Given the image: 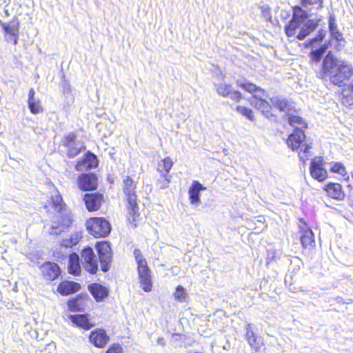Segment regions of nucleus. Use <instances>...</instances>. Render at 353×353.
Instances as JSON below:
<instances>
[{"mask_svg": "<svg viewBox=\"0 0 353 353\" xmlns=\"http://www.w3.org/2000/svg\"><path fill=\"white\" fill-rule=\"evenodd\" d=\"M40 271L43 279L48 282L57 279L61 273L59 265L51 261L44 262L40 266Z\"/></svg>", "mask_w": 353, "mask_h": 353, "instance_id": "nucleus-17", "label": "nucleus"}, {"mask_svg": "<svg viewBox=\"0 0 353 353\" xmlns=\"http://www.w3.org/2000/svg\"><path fill=\"white\" fill-rule=\"evenodd\" d=\"M324 165L325 162L322 157H315L312 159L310 165V174L314 179L323 182L328 178V173Z\"/></svg>", "mask_w": 353, "mask_h": 353, "instance_id": "nucleus-12", "label": "nucleus"}, {"mask_svg": "<svg viewBox=\"0 0 353 353\" xmlns=\"http://www.w3.org/2000/svg\"><path fill=\"white\" fill-rule=\"evenodd\" d=\"M88 291L97 302L103 301L109 295L108 289L98 283H93L88 286Z\"/></svg>", "mask_w": 353, "mask_h": 353, "instance_id": "nucleus-25", "label": "nucleus"}, {"mask_svg": "<svg viewBox=\"0 0 353 353\" xmlns=\"http://www.w3.org/2000/svg\"><path fill=\"white\" fill-rule=\"evenodd\" d=\"M328 23H329V30L330 31V33L339 30L337 24L336 23V20H335V18L334 16H330L329 17Z\"/></svg>", "mask_w": 353, "mask_h": 353, "instance_id": "nucleus-44", "label": "nucleus"}, {"mask_svg": "<svg viewBox=\"0 0 353 353\" xmlns=\"http://www.w3.org/2000/svg\"><path fill=\"white\" fill-rule=\"evenodd\" d=\"M172 336H180L179 334H173Z\"/></svg>", "mask_w": 353, "mask_h": 353, "instance_id": "nucleus-48", "label": "nucleus"}, {"mask_svg": "<svg viewBox=\"0 0 353 353\" xmlns=\"http://www.w3.org/2000/svg\"><path fill=\"white\" fill-rule=\"evenodd\" d=\"M245 339L254 352H261L265 346L263 338L254 332L250 324H248L245 327Z\"/></svg>", "mask_w": 353, "mask_h": 353, "instance_id": "nucleus-21", "label": "nucleus"}, {"mask_svg": "<svg viewBox=\"0 0 353 353\" xmlns=\"http://www.w3.org/2000/svg\"><path fill=\"white\" fill-rule=\"evenodd\" d=\"M216 91L219 95L230 97L236 103H239L243 98L242 93L237 90H234L230 84H220L217 86Z\"/></svg>", "mask_w": 353, "mask_h": 353, "instance_id": "nucleus-23", "label": "nucleus"}, {"mask_svg": "<svg viewBox=\"0 0 353 353\" xmlns=\"http://www.w3.org/2000/svg\"><path fill=\"white\" fill-rule=\"evenodd\" d=\"M43 208L46 210L47 213H62L67 211V205L63 201L61 194L56 191L52 194L46 203L43 205Z\"/></svg>", "mask_w": 353, "mask_h": 353, "instance_id": "nucleus-13", "label": "nucleus"}, {"mask_svg": "<svg viewBox=\"0 0 353 353\" xmlns=\"http://www.w3.org/2000/svg\"><path fill=\"white\" fill-rule=\"evenodd\" d=\"M352 177L353 179V171L352 172Z\"/></svg>", "mask_w": 353, "mask_h": 353, "instance_id": "nucleus-50", "label": "nucleus"}, {"mask_svg": "<svg viewBox=\"0 0 353 353\" xmlns=\"http://www.w3.org/2000/svg\"><path fill=\"white\" fill-rule=\"evenodd\" d=\"M303 225L299 226V239L303 249L312 250L315 247L314 234L306 223L300 219Z\"/></svg>", "mask_w": 353, "mask_h": 353, "instance_id": "nucleus-19", "label": "nucleus"}, {"mask_svg": "<svg viewBox=\"0 0 353 353\" xmlns=\"http://www.w3.org/2000/svg\"><path fill=\"white\" fill-rule=\"evenodd\" d=\"M68 272L76 276H80L81 273L79 256L76 252H72L68 256Z\"/></svg>", "mask_w": 353, "mask_h": 353, "instance_id": "nucleus-31", "label": "nucleus"}, {"mask_svg": "<svg viewBox=\"0 0 353 353\" xmlns=\"http://www.w3.org/2000/svg\"><path fill=\"white\" fill-rule=\"evenodd\" d=\"M173 164L172 159L169 157L163 158L158 163L157 170L161 176V179L157 181V185L159 189L163 190L169 187L171 181V176L169 175V172L172 170Z\"/></svg>", "mask_w": 353, "mask_h": 353, "instance_id": "nucleus-8", "label": "nucleus"}, {"mask_svg": "<svg viewBox=\"0 0 353 353\" xmlns=\"http://www.w3.org/2000/svg\"><path fill=\"white\" fill-rule=\"evenodd\" d=\"M330 171L332 173L337 174L339 176L344 177L346 180L349 179V176L345 166L341 162H332Z\"/></svg>", "mask_w": 353, "mask_h": 353, "instance_id": "nucleus-36", "label": "nucleus"}, {"mask_svg": "<svg viewBox=\"0 0 353 353\" xmlns=\"http://www.w3.org/2000/svg\"><path fill=\"white\" fill-rule=\"evenodd\" d=\"M350 90L353 92V83L350 85Z\"/></svg>", "mask_w": 353, "mask_h": 353, "instance_id": "nucleus-47", "label": "nucleus"}, {"mask_svg": "<svg viewBox=\"0 0 353 353\" xmlns=\"http://www.w3.org/2000/svg\"><path fill=\"white\" fill-rule=\"evenodd\" d=\"M83 201L88 212H97L104 203V196L99 192L86 193L83 197Z\"/></svg>", "mask_w": 353, "mask_h": 353, "instance_id": "nucleus-18", "label": "nucleus"}, {"mask_svg": "<svg viewBox=\"0 0 353 353\" xmlns=\"http://www.w3.org/2000/svg\"><path fill=\"white\" fill-rule=\"evenodd\" d=\"M332 37L337 41H343V34L339 31H335L331 33Z\"/></svg>", "mask_w": 353, "mask_h": 353, "instance_id": "nucleus-45", "label": "nucleus"}, {"mask_svg": "<svg viewBox=\"0 0 353 353\" xmlns=\"http://www.w3.org/2000/svg\"><path fill=\"white\" fill-rule=\"evenodd\" d=\"M301 7L311 9L312 8L316 10H321L323 7V0H299Z\"/></svg>", "mask_w": 353, "mask_h": 353, "instance_id": "nucleus-37", "label": "nucleus"}, {"mask_svg": "<svg viewBox=\"0 0 353 353\" xmlns=\"http://www.w3.org/2000/svg\"><path fill=\"white\" fill-rule=\"evenodd\" d=\"M187 293L185 288L181 285H178L174 293V299L179 302H182L185 299Z\"/></svg>", "mask_w": 353, "mask_h": 353, "instance_id": "nucleus-41", "label": "nucleus"}, {"mask_svg": "<svg viewBox=\"0 0 353 353\" xmlns=\"http://www.w3.org/2000/svg\"><path fill=\"white\" fill-rule=\"evenodd\" d=\"M337 63L332 55L330 53L327 54L324 59L322 64V72L323 74H327L332 72V70L336 68Z\"/></svg>", "mask_w": 353, "mask_h": 353, "instance_id": "nucleus-35", "label": "nucleus"}, {"mask_svg": "<svg viewBox=\"0 0 353 353\" xmlns=\"http://www.w3.org/2000/svg\"><path fill=\"white\" fill-rule=\"evenodd\" d=\"M325 36V31L323 30H319L317 34L310 41L306 42L304 45L305 47H310L313 45L315 42H321L323 40Z\"/></svg>", "mask_w": 353, "mask_h": 353, "instance_id": "nucleus-42", "label": "nucleus"}, {"mask_svg": "<svg viewBox=\"0 0 353 353\" xmlns=\"http://www.w3.org/2000/svg\"><path fill=\"white\" fill-rule=\"evenodd\" d=\"M353 75V68L347 64L342 63L337 66L336 72L330 77L332 83L339 87L346 85V82Z\"/></svg>", "mask_w": 353, "mask_h": 353, "instance_id": "nucleus-11", "label": "nucleus"}, {"mask_svg": "<svg viewBox=\"0 0 353 353\" xmlns=\"http://www.w3.org/2000/svg\"><path fill=\"white\" fill-rule=\"evenodd\" d=\"M35 91L33 88H30L28 92V101H34V100Z\"/></svg>", "mask_w": 353, "mask_h": 353, "instance_id": "nucleus-46", "label": "nucleus"}, {"mask_svg": "<svg viewBox=\"0 0 353 353\" xmlns=\"http://www.w3.org/2000/svg\"><path fill=\"white\" fill-rule=\"evenodd\" d=\"M235 110L239 113L241 115L245 117L249 121H254V111L246 106L244 105H236L235 108Z\"/></svg>", "mask_w": 353, "mask_h": 353, "instance_id": "nucleus-38", "label": "nucleus"}, {"mask_svg": "<svg viewBox=\"0 0 353 353\" xmlns=\"http://www.w3.org/2000/svg\"><path fill=\"white\" fill-rule=\"evenodd\" d=\"M272 105L281 112H284L287 114L296 112L292 103L285 98H275L271 100Z\"/></svg>", "mask_w": 353, "mask_h": 353, "instance_id": "nucleus-29", "label": "nucleus"}, {"mask_svg": "<svg viewBox=\"0 0 353 353\" xmlns=\"http://www.w3.org/2000/svg\"><path fill=\"white\" fill-rule=\"evenodd\" d=\"M81 289V285L75 281H63L57 286V292L62 296H68L77 292Z\"/></svg>", "mask_w": 353, "mask_h": 353, "instance_id": "nucleus-26", "label": "nucleus"}, {"mask_svg": "<svg viewBox=\"0 0 353 353\" xmlns=\"http://www.w3.org/2000/svg\"><path fill=\"white\" fill-rule=\"evenodd\" d=\"M308 18V14L300 6L292 7V17L288 23L285 26V33L288 37L295 36L297 30L303 23Z\"/></svg>", "mask_w": 353, "mask_h": 353, "instance_id": "nucleus-7", "label": "nucleus"}, {"mask_svg": "<svg viewBox=\"0 0 353 353\" xmlns=\"http://www.w3.org/2000/svg\"><path fill=\"white\" fill-rule=\"evenodd\" d=\"M0 26L5 32L6 40L12 42L14 45L18 43L19 33V21L17 17H13L9 23H6L0 20Z\"/></svg>", "mask_w": 353, "mask_h": 353, "instance_id": "nucleus-14", "label": "nucleus"}, {"mask_svg": "<svg viewBox=\"0 0 353 353\" xmlns=\"http://www.w3.org/2000/svg\"><path fill=\"white\" fill-rule=\"evenodd\" d=\"M327 48V46L326 44H324L320 46L318 49L312 50L310 53L311 61L316 63L319 62L321 60L323 54H325Z\"/></svg>", "mask_w": 353, "mask_h": 353, "instance_id": "nucleus-39", "label": "nucleus"}, {"mask_svg": "<svg viewBox=\"0 0 353 353\" xmlns=\"http://www.w3.org/2000/svg\"><path fill=\"white\" fill-rule=\"evenodd\" d=\"M88 301L87 296L79 294L75 297L70 299L67 305L68 310L72 312L83 311L86 302Z\"/></svg>", "mask_w": 353, "mask_h": 353, "instance_id": "nucleus-28", "label": "nucleus"}, {"mask_svg": "<svg viewBox=\"0 0 353 353\" xmlns=\"http://www.w3.org/2000/svg\"><path fill=\"white\" fill-rule=\"evenodd\" d=\"M62 145L65 148L67 155L70 158L77 156L81 152V147L78 146L77 135L75 132H69L63 136Z\"/></svg>", "mask_w": 353, "mask_h": 353, "instance_id": "nucleus-15", "label": "nucleus"}, {"mask_svg": "<svg viewBox=\"0 0 353 353\" xmlns=\"http://www.w3.org/2000/svg\"><path fill=\"white\" fill-rule=\"evenodd\" d=\"M326 196L336 201H343L345 198V194L342 185L336 182H329L323 188Z\"/></svg>", "mask_w": 353, "mask_h": 353, "instance_id": "nucleus-22", "label": "nucleus"}, {"mask_svg": "<svg viewBox=\"0 0 353 353\" xmlns=\"http://www.w3.org/2000/svg\"><path fill=\"white\" fill-rule=\"evenodd\" d=\"M123 349L122 346L117 343H114L108 347L105 353H123Z\"/></svg>", "mask_w": 353, "mask_h": 353, "instance_id": "nucleus-43", "label": "nucleus"}, {"mask_svg": "<svg viewBox=\"0 0 353 353\" xmlns=\"http://www.w3.org/2000/svg\"><path fill=\"white\" fill-rule=\"evenodd\" d=\"M94 248L97 253L101 271L108 272L113 261V252L110 243L108 241H97L94 244Z\"/></svg>", "mask_w": 353, "mask_h": 353, "instance_id": "nucleus-6", "label": "nucleus"}, {"mask_svg": "<svg viewBox=\"0 0 353 353\" xmlns=\"http://www.w3.org/2000/svg\"><path fill=\"white\" fill-rule=\"evenodd\" d=\"M286 143L292 151L298 152V157L303 163L309 159L311 156L312 141L306 139L304 130L294 129L293 132L289 134Z\"/></svg>", "mask_w": 353, "mask_h": 353, "instance_id": "nucleus-3", "label": "nucleus"}, {"mask_svg": "<svg viewBox=\"0 0 353 353\" xmlns=\"http://www.w3.org/2000/svg\"><path fill=\"white\" fill-rule=\"evenodd\" d=\"M81 256L84 270L90 274H96L99 270L98 261L92 248H83L81 251Z\"/></svg>", "mask_w": 353, "mask_h": 353, "instance_id": "nucleus-10", "label": "nucleus"}, {"mask_svg": "<svg viewBox=\"0 0 353 353\" xmlns=\"http://www.w3.org/2000/svg\"><path fill=\"white\" fill-rule=\"evenodd\" d=\"M205 190L206 188L204 187L199 181H193L188 190V196L190 204L197 205L200 203V192Z\"/></svg>", "mask_w": 353, "mask_h": 353, "instance_id": "nucleus-27", "label": "nucleus"}, {"mask_svg": "<svg viewBox=\"0 0 353 353\" xmlns=\"http://www.w3.org/2000/svg\"><path fill=\"white\" fill-rule=\"evenodd\" d=\"M288 123L294 128V129L304 130L307 128V125L304 119L298 114L290 113L287 114Z\"/></svg>", "mask_w": 353, "mask_h": 353, "instance_id": "nucleus-34", "label": "nucleus"}, {"mask_svg": "<svg viewBox=\"0 0 353 353\" xmlns=\"http://www.w3.org/2000/svg\"><path fill=\"white\" fill-rule=\"evenodd\" d=\"M77 185L83 192L94 191L98 188V178L94 173H82L78 176Z\"/></svg>", "mask_w": 353, "mask_h": 353, "instance_id": "nucleus-16", "label": "nucleus"}, {"mask_svg": "<svg viewBox=\"0 0 353 353\" xmlns=\"http://www.w3.org/2000/svg\"><path fill=\"white\" fill-rule=\"evenodd\" d=\"M237 85L252 94V98L256 101L251 102V105L259 110L265 117L270 119L276 116L272 111V105L265 99H262V97L266 95V91L263 88L248 81L237 83Z\"/></svg>", "mask_w": 353, "mask_h": 353, "instance_id": "nucleus-2", "label": "nucleus"}, {"mask_svg": "<svg viewBox=\"0 0 353 353\" xmlns=\"http://www.w3.org/2000/svg\"><path fill=\"white\" fill-rule=\"evenodd\" d=\"M69 319L77 327L84 330H89L94 326V324L90 321L87 314L70 315Z\"/></svg>", "mask_w": 353, "mask_h": 353, "instance_id": "nucleus-30", "label": "nucleus"}, {"mask_svg": "<svg viewBox=\"0 0 353 353\" xmlns=\"http://www.w3.org/2000/svg\"><path fill=\"white\" fill-rule=\"evenodd\" d=\"M133 256L137 264L138 279L141 289L145 292L152 290L153 283L152 272L148 263L141 250L136 248L133 251Z\"/></svg>", "mask_w": 353, "mask_h": 353, "instance_id": "nucleus-4", "label": "nucleus"}, {"mask_svg": "<svg viewBox=\"0 0 353 353\" xmlns=\"http://www.w3.org/2000/svg\"><path fill=\"white\" fill-rule=\"evenodd\" d=\"M347 188H352V185H348Z\"/></svg>", "mask_w": 353, "mask_h": 353, "instance_id": "nucleus-49", "label": "nucleus"}, {"mask_svg": "<svg viewBox=\"0 0 353 353\" xmlns=\"http://www.w3.org/2000/svg\"><path fill=\"white\" fill-rule=\"evenodd\" d=\"M28 108L31 113L34 114H39L43 111V108L40 104V101L39 100L28 101Z\"/></svg>", "mask_w": 353, "mask_h": 353, "instance_id": "nucleus-40", "label": "nucleus"}, {"mask_svg": "<svg viewBox=\"0 0 353 353\" xmlns=\"http://www.w3.org/2000/svg\"><path fill=\"white\" fill-rule=\"evenodd\" d=\"M85 225L88 234L95 239L105 238L112 231L110 221L104 217H90L85 221Z\"/></svg>", "mask_w": 353, "mask_h": 353, "instance_id": "nucleus-5", "label": "nucleus"}, {"mask_svg": "<svg viewBox=\"0 0 353 353\" xmlns=\"http://www.w3.org/2000/svg\"><path fill=\"white\" fill-rule=\"evenodd\" d=\"M81 239V232L76 231L71 233L68 237L62 239L60 245L65 248H72L77 245Z\"/></svg>", "mask_w": 353, "mask_h": 353, "instance_id": "nucleus-33", "label": "nucleus"}, {"mask_svg": "<svg viewBox=\"0 0 353 353\" xmlns=\"http://www.w3.org/2000/svg\"><path fill=\"white\" fill-rule=\"evenodd\" d=\"M123 193L124 212L125 220L133 228L137 226L141 220L142 210L139 204V200L137 194V182L131 176H124L122 185Z\"/></svg>", "mask_w": 353, "mask_h": 353, "instance_id": "nucleus-1", "label": "nucleus"}, {"mask_svg": "<svg viewBox=\"0 0 353 353\" xmlns=\"http://www.w3.org/2000/svg\"><path fill=\"white\" fill-rule=\"evenodd\" d=\"M89 341L97 348H103L110 341V336L103 328H96L90 332Z\"/></svg>", "mask_w": 353, "mask_h": 353, "instance_id": "nucleus-20", "label": "nucleus"}, {"mask_svg": "<svg viewBox=\"0 0 353 353\" xmlns=\"http://www.w3.org/2000/svg\"><path fill=\"white\" fill-rule=\"evenodd\" d=\"M54 224L50 227V234L57 236L64 232L70 228L73 223V217L70 210L67 208V211L59 213Z\"/></svg>", "mask_w": 353, "mask_h": 353, "instance_id": "nucleus-9", "label": "nucleus"}, {"mask_svg": "<svg viewBox=\"0 0 353 353\" xmlns=\"http://www.w3.org/2000/svg\"><path fill=\"white\" fill-rule=\"evenodd\" d=\"M318 25V21L314 19L308 20L297 34L296 38L299 40H303L312 33L317 28Z\"/></svg>", "mask_w": 353, "mask_h": 353, "instance_id": "nucleus-32", "label": "nucleus"}, {"mask_svg": "<svg viewBox=\"0 0 353 353\" xmlns=\"http://www.w3.org/2000/svg\"><path fill=\"white\" fill-rule=\"evenodd\" d=\"M97 165L98 160L97 157L94 154L88 152L81 159L77 161L75 168L77 171H83L97 168Z\"/></svg>", "mask_w": 353, "mask_h": 353, "instance_id": "nucleus-24", "label": "nucleus"}]
</instances>
